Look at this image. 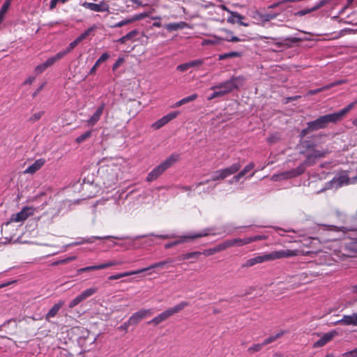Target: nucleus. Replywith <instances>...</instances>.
Returning a JSON list of instances; mask_svg holds the SVG:
<instances>
[{
	"instance_id": "1",
	"label": "nucleus",
	"mask_w": 357,
	"mask_h": 357,
	"mask_svg": "<svg viewBox=\"0 0 357 357\" xmlns=\"http://www.w3.org/2000/svg\"><path fill=\"white\" fill-rule=\"evenodd\" d=\"M328 153V151H327L314 150L311 154L307 156V159L303 164L301 165L296 169L282 173V177L285 178H292L303 174L306 165H312L316 159L324 157Z\"/></svg>"
},
{
	"instance_id": "2",
	"label": "nucleus",
	"mask_w": 357,
	"mask_h": 357,
	"mask_svg": "<svg viewBox=\"0 0 357 357\" xmlns=\"http://www.w3.org/2000/svg\"><path fill=\"white\" fill-rule=\"evenodd\" d=\"M179 160L178 154H172L169 156L166 160L162 162L160 165L153 168L147 175L146 181L151 182L156 180L160 175H162L167 169L171 167L173 165L177 162Z\"/></svg>"
},
{
	"instance_id": "3",
	"label": "nucleus",
	"mask_w": 357,
	"mask_h": 357,
	"mask_svg": "<svg viewBox=\"0 0 357 357\" xmlns=\"http://www.w3.org/2000/svg\"><path fill=\"white\" fill-rule=\"evenodd\" d=\"M244 84V78L243 77H233L229 80L213 86L211 90L218 89L222 93V96L231 92L234 89H238Z\"/></svg>"
},
{
	"instance_id": "4",
	"label": "nucleus",
	"mask_w": 357,
	"mask_h": 357,
	"mask_svg": "<svg viewBox=\"0 0 357 357\" xmlns=\"http://www.w3.org/2000/svg\"><path fill=\"white\" fill-rule=\"evenodd\" d=\"M123 174V169L117 164H112L106 171L104 176V184L107 188H110L115 185L117 181L122 178Z\"/></svg>"
},
{
	"instance_id": "5",
	"label": "nucleus",
	"mask_w": 357,
	"mask_h": 357,
	"mask_svg": "<svg viewBox=\"0 0 357 357\" xmlns=\"http://www.w3.org/2000/svg\"><path fill=\"white\" fill-rule=\"evenodd\" d=\"M188 305V303L186 302H181L174 307H169L162 312V313L159 314L156 317H155L151 321V324H153L154 325H158L159 324L162 323V321L167 320L170 317L174 315L176 313H178L182 310H183L186 306Z\"/></svg>"
},
{
	"instance_id": "6",
	"label": "nucleus",
	"mask_w": 357,
	"mask_h": 357,
	"mask_svg": "<svg viewBox=\"0 0 357 357\" xmlns=\"http://www.w3.org/2000/svg\"><path fill=\"white\" fill-rule=\"evenodd\" d=\"M223 31H225V33H227V36L225 38H221L217 36L213 35V36H211L210 39L203 40L202 45H215L220 44V42L223 40H227L228 42L243 41V40H242L236 36H232V32L229 30L224 29Z\"/></svg>"
},
{
	"instance_id": "7",
	"label": "nucleus",
	"mask_w": 357,
	"mask_h": 357,
	"mask_svg": "<svg viewBox=\"0 0 357 357\" xmlns=\"http://www.w3.org/2000/svg\"><path fill=\"white\" fill-rule=\"evenodd\" d=\"M166 264H167L166 261L158 262V263H155V264H153L151 265L149 267L144 268H142V269H138V270H136V271H128V272H124V273H118L116 275H111V276L109 277L108 279L110 280H119V279H120L121 278H123V277H127V276H130V275H132L139 274L141 273L145 272V271L151 270L152 268H162Z\"/></svg>"
},
{
	"instance_id": "8",
	"label": "nucleus",
	"mask_w": 357,
	"mask_h": 357,
	"mask_svg": "<svg viewBox=\"0 0 357 357\" xmlns=\"http://www.w3.org/2000/svg\"><path fill=\"white\" fill-rule=\"evenodd\" d=\"M357 104V100L349 104L346 107L338 112L325 115L327 124L336 123L340 121Z\"/></svg>"
},
{
	"instance_id": "9",
	"label": "nucleus",
	"mask_w": 357,
	"mask_h": 357,
	"mask_svg": "<svg viewBox=\"0 0 357 357\" xmlns=\"http://www.w3.org/2000/svg\"><path fill=\"white\" fill-rule=\"evenodd\" d=\"M35 212V208L32 206H25L19 213L13 214L10 218L9 222H24Z\"/></svg>"
},
{
	"instance_id": "10",
	"label": "nucleus",
	"mask_w": 357,
	"mask_h": 357,
	"mask_svg": "<svg viewBox=\"0 0 357 357\" xmlns=\"http://www.w3.org/2000/svg\"><path fill=\"white\" fill-rule=\"evenodd\" d=\"M152 312L150 309H142L134 313L125 324L127 326H134L137 324L142 319L150 317Z\"/></svg>"
},
{
	"instance_id": "11",
	"label": "nucleus",
	"mask_w": 357,
	"mask_h": 357,
	"mask_svg": "<svg viewBox=\"0 0 357 357\" xmlns=\"http://www.w3.org/2000/svg\"><path fill=\"white\" fill-rule=\"evenodd\" d=\"M299 251L297 250H281L270 252L271 261L280 259L282 258H289L297 256Z\"/></svg>"
},
{
	"instance_id": "12",
	"label": "nucleus",
	"mask_w": 357,
	"mask_h": 357,
	"mask_svg": "<svg viewBox=\"0 0 357 357\" xmlns=\"http://www.w3.org/2000/svg\"><path fill=\"white\" fill-rule=\"evenodd\" d=\"M82 6L85 8L96 12H108L109 10V6L105 1H101L98 3L85 1L82 3Z\"/></svg>"
},
{
	"instance_id": "13",
	"label": "nucleus",
	"mask_w": 357,
	"mask_h": 357,
	"mask_svg": "<svg viewBox=\"0 0 357 357\" xmlns=\"http://www.w3.org/2000/svg\"><path fill=\"white\" fill-rule=\"evenodd\" d=\"M178 114V112H170L162 116L151 125V128L154 130H158L167 124L169 121L174 119Z\"/></svg>"
},
{
	"instance_id": "14",
	"label": "nucleus",
	"mask_w": 357,
	"mask_h": 357,
	"mask_svg": "<svg viewBox=\"0 0 357 357\" xmlns=\"http://www.w3.org/2000/svg\"><path fill=\"white\" fill-rule=\"evenodd\" d=\"M337 335V332L335 330L331 331L327 333L324 334L321 337L314 343V348L321 347L331 341L335 336Z\"/></svg>"
},
{
	"instance_id": "15",
	"label": "nucleus",
	"mask_w": 357,
	"mask_h": 357,
	"mask_svg": "<svg viewBox=\"0 0 357 357\" xmlns=\"http://www.w3.org/2000/svg\"><path fill=\"white\" fill-rule=\"evenodd\" d=\"M119 264H120V262H118L116 261H111L107 262L105 264H102L96 265V266H86L84 268H79L77 270V273H81L91 271L104 269V268H108V267H110L112 266L119 265Z\"/></svg>"
},
{
	"instance_id": "16",
	"label": "nucleus",
	"mask_w": 357,
	"mask_h": 357,
	"mask_svg": "<svg viewBox=\"0 0 357 357\" xmlns=\"http://www.w3.org/2000/svg\"><path fill=\"white\" fill-rule=\"evenodd\" d=\"M308 129L310 130H317L327 126L326 120L324 116H322L315 121H310L307 123Z\"/></svg>"
},
{
	"instance_id": "17",
	"label": "nucleus",
	"mask_w": 357,
	"mask_h": 357,
	"mask_svg": "<svg viewBox=\"0 0 357 357\" xmlns=\"http://www.w3.org/2000/svg\"><path fill=\"white\" fill-rule=\"evenodd\" d=\"M45 162L46 160L44 158H40L36 160L32 165H31L24 171V174H35L45 165Z\"/></svg>"
},
{
	"instance_id": "18",
	"label": "nucleus",
	"mask_w": 357,
	"mask_h": 357,
	"mask_svg": "<svg viewBox=\"0 0 357 357\" xmlns=\"http://www.w3.org/2000/svg\"><path fill=\"white\" fill-rule=\"evenodd\" d=\"M105 109V105H100L93 114V115L87 120V124L90 126H95L100 119Z\"/></svg>"
},
{
	"instance_id": "19",
	"label": "nucleus",
	"mask_w": 357,
	"mask_h": 357,
	"mask_svg": "<svg viewBox=\"0 0 357 357\" xmlns=\"http://www.w3.org/2000/svg\"><path fill=\"white\" fill-rule=\"evenodd\" d=\"M337 324L357 326V313H354L351 315H344L341 320L337 321Z\"/></svg>"
},
{
	"instance_id": "20",
	"label": "nucleus",
	"mask_w": 357,
	"mask_h": 357,
	"mask_svg": "<svg viewBox=\"0 0 357 357\" xmlns=\"http://www.w3.org/2000/svg\"><path fill=\"white\" fill-rule=\"evenodd\" d=\"M206 235H207L206 233H197V234H195L193 235L181 236L178 241H176V242H174L173 243H171V244H167L165 245V248H170L172 245H177L178 243H183V242L186 241L188 239H195V238H200V237H202V236H205Z\"/></svg>"
},
{
	"instance_id": "21",
	"label": "nucleus",
	"mask_w": 357,
	"mask_h": 357,
	"mask_svg": "<svg viewBox=\"0 0 357 357\" xmlns=\"http://www.w3.org/2000/svg\"><path fill=\"white\" fill-rule=\"evenodd\" d=\"M357 181V176L356 178H355L354 181L351 182L350 178H349L348 175L347 174H342L339 175L337 177L333 179V183H336L337 186H342L343 185H348L351 183H355Z\"/></svg>"
},
{
	"instance_id": "22",
	"label": "nucleus",
	"mask_w": 357,
	"mask_h": 357,
	"mask_svg": "<svg viewBox=\"0 0 357 357\" xmlns=\"http://www.w3.org/2000/svg\"><path fill=\"white\" fill-rule=\"evenodd\" d=\"M63 305L64 301H59L57 303L54 304L47 313L45 316V319L47 321H50L51 318L54 317Z\"/></svg>"
},
{
	"instance_id": "23",
	"label": "nucleus",
	"mask_w": 357,
	"mask_h": 357,
	"mask_svg": "<svg viewBox=\"0 0 357 357\" xmlns=\"http://www.w3.org/2000/svg\"><path fill=\"white\" fill-rule=\"evenodd\" d=\"M241 167V165L240 163H234L228 167L221 169L224 174L225 178L236 173L240 169Z\"/></svg>"
},
{
	"instance_id": "24",
	"label": "nucleus",
	"mask_w": 357,
	"mask_h": 357,
	"mask_svg": "<svg viewBox=\"0 0 357 357\" xmlns=\"http://www.w3.org/2000/svg\"><path fill=\"white\" fill-rule=\"evenodd\" d=\"M255 167V164L250 162L248 165H246L242 171H241L238 174L234 176V179L236 181H238L242 177L245 176L248 173L252 171Z\"/></svg>"
},
{
	"instance_id": "25",
	"label": "nucleus",
	"mask_w": 357,
	"mask_h": 357,
	"mask_svg": "<svg viewBox=\"0 0 357 357\" xmlns=\"http://www.w3.org/2000/svg\"><path fill=\"white\" fill-rule=\"evenodd\" d=\"M109 57V55L107 53H104L101 55V56L96 61L93 66L91 68L90 70L91 74H93L96 72L97 68L98 66L105 61Z\"/></svg>"
},
{
	"instance_id": "26",
	"label": "nucleus",
	"mask_w": 357,
	"mask_h": 357,
	"mask_svg": "<svg viewBox=\"0 0 357 357\" xmlns=\"http://www.w3.org/2000/svg\"><path fill=\"white\" fill-rule=\"evenodd\" d=\"M187 26L186 23L184 22H181L178 23H169L165 25V28L169 31H176L178 29H181L185 28Z\"/></svg>"
},
{
	"instance_id": "27",
	"label": "nucleus",
	"mask_w": 357,
	"mask_h": 357,
	"mask_svg": "<svg viewBox=\"0 0 357 357\" xmlns=\"http://www.w3.org/2000/svg\"><path fill=\"white\" fill-rule=\"evenodd\" d=\"M63 57H64V53H61V52H59L57 54H56L54 56L47 59L45 63L46 66L49 68L52 66L55 62L61 59Z\"/></svg>"
},
{
	"instance_id": "28",
	"label": "nucleus",
	"mask_w": 357,
	"mask_h": 357,
	"mask_svg": "<svg viewBox=\"0 0 357 357\" xmlns=\"http://www.w3.org/2000/svg\"><path fill=\"white\" fill-rule=\"evenodd\" d=\"M257 264H261L260 255L248 259L243 264L244 267H250Z\"/></svg>"
},
{
	"instance_id": "29",
	"label": "nucleus",
	"mask_w": 357,
	"mask_h": 357,
	"mask_svg": "<svg viewBox=\"0 0 357 357\" xmlns=\"http://www.w3.org/2000/svg\"><path fill=\"white\" fill-rule=\"evenodd\" d=\"M98 289L96 287H91L89 289H86V290L83 291L80 296H82V299L84 301L87 298L93 296L94 294L97 292Z\"/></svg>"
},
{
	"instance_id": "30",
	"label": "nucleus",
	"mask_w": 357,
	"mask_h": 357,
	"mask_svg": "<svg viewBox=\"0 0 357 357\" xmlns=\"http://www.w3.org/2000/svg\"><path fill=\"white\" fill-rule=\"evenodd\" d=\"M137 34V31L136 30L132 31L127 33L126 36L119 38L117 42L123 44L126 43L128 40H131L133 37H135Z\"/></svg>"
},
{
	"instance_id": "31",
	"label": "nucleus",
	"mask_w": 357,
	"mask_h": 357,
	"mask_svg": "<svg viewBox=\"0 0 357 357\" xmlns=\"http://www.w3.org/2000/svg\"><path fill=\"white\" fill-rule=\"evenodd\" d=\"M231 16L227 18V22L230 24H234L236 22V20H243L244 17L238 13L230 12Z\"/></svg>"
},
{
	"instance_id": "32",
	"label": "nucleus",
	"mask_w": 357,
	"mask_h": 357,
	"mask_svg": "<svg viewBox=\"0 0 357 357\" xmlns=\"http://www.w3.org/2000/svg\"><path fill=\"white\" fill-rule=\"evenodd\" d=\"M241 56V53L238 52H231L229 53H225L223 54L219 55V60H224L228 58L232 57H240Z\"/></svg>"
},
{
	"instance_id": "33",
	"label": "nucleus",
	"mask_w": 357,
	"mask_h": 357,
	"mask_svg": "<svg viewBox=\"0 0 357 357\" xmlns=\"http://www.w3.org/2000/svg\"><path fill=\"white\" fill-rule=\"evenodd\" d=\"M138 20H140V17H132V18H130V19L123 20L116 23V24L113 25L112 27H114V28L121 27L123 26H125L126 24L132 23Z\"/></svg>"
},
{
	"instance_id": "34",
	"label": "nucleus",
	"mask_w": 357,
	"mask_h": 357,
	"mask_svg": "<svg viewBox=\"0 0 357 357\" xmlns=\"http://www.w3.org/2000/svg\"><path fill=\"white\" fill-rule=\"evenodd\" d=\"M224 179H225V176H224L222 169H218L213 173L211 181H222Z\"/></svg>"
},
{
	"instance_id": "35",
	"label": "nucleus",
	"mask_w": 357,
	"mask_h": 357,
	"mask_svg": "<svg viewBox=\"0 0 357 357\" xmlns=\"http://www.w3.org/2000/svg\"><path fill=\"white\" fill-rule=\"evenodd\" d=\"M111 236H105V237H100V236H92L91 238L83 239L81 242H79L77 243H75V245L78 244H82V243H92L94 242L96 239H106L109 238Z\"/></svg>"
},
{
	"instance_id": "36",
	"label": "nucleus",
	"mask_w": 357,
	"mask_h": 357,
	"mask_svg": "<svg viewBox=\"0 0 357 357\" xmlns=\"http://www.w3.org/2000/svg\"><path fill=\"white\" fill-rule=\"evenodd\" d=\"M263 347H264V345L262 343L255 344L248 349V352L249 354H252L254 353L261 351Z\"/></svg>"
},
{
	"instance_id": "37",
	"label": "nucleus",
	"mask_w": 357,
	"mask_h": 357,
	"mask_svg": "<svg viewBox=\"0 0 357 357\" xmlns=\"http://www.w3.org/2000/svg\"><path fill=\"white\" fill-rule=\"evenodd\" d=\"M79 43V42L76 38L75 40H73L69 44L68 47L65 50L61 51V52L64 53L65 56L67 54L70 52Z\"/></svg>"
},
{
	"instance_id": "38",
	"label": "nucleus",
	"mask_w": 357,
	"mask_h": 357,
	"mask_svg": "<svg viewBox=\"0 0 357 357\" xmlns=\"http://www.w3.org/2000/svg\"><path fill=\"white\" fill-rule=\"evenodd\" d=\"M282 333H278L277 335H275L274 336H271L268 338H266L261 343L263 344V345L264 347L268 344L272 343L273 342L275 341L278 338H280L282 336Z\"/></svg>"
},
{
	"instance_id": "39",
	"label": "nucleus",
	"mask_w": 357,
	"mask_h": 357,
	"mask_svg": "<svg viewBox=\"0 0 357 357\" xmlns=\"http://www.w3.org/2000/svg\"><path fill=\"white\" fill-rule=\"evenodd\" d=\"M234 245H238V246H242L244 245L249 244V240L248 238H234Z\"/></svg>"
},
{
	"instance_id": "40",
	"label": "nucleus",
	"mask_w": 357,
	"mask_h": 357,
	"mask_svg": "<svg viewBox=\"0 0 357 357\" xmlns=\"http://www.w3.org/2000/svg\"><path fill=\"white\" fill-rule=\"evenodd\" d=\"M84 300L82 299V296H80V294H79L78 296H77L74 299H73L70 302L69 307L70 308H73L74 307L77 305L79 303H81Z\"/></svg>"
},
{
	"instance_id": "41",
	"label": "nucleus",
	"mask_w": 357,
	"mask_h": 357,
	"mask_svg": "<svg viewBox=\"0 0 357 357\" xmlns=\"http://www.w3.org/2000/svg\"><path fill=\"white\" fill-rule=\"evenodd\" d=\"M248 238L249 240V243H250L254 241L265 240L267 238V236L265 235H256L252 237H248Z\"/></svg>"
},
{
	"instance_id": "42",
	"label": "nucleus",
	"mask_w": 357,
	"mask_h": 357,
	"mask_svg": "<svg viewBox=\"0 0 357 357\" xmlns=\"http://www.w3.org/2000/svg\"><path fill=\"white\" fill-rule=\"evenodd\" d=\"M91 132L90 131H88V132L84 133L83 135L79 136L76 139V141L78 143H81V142H84L85 139L89 138L91 137Z\"/></svg>"
},
{
	"instance_id": "43",
	"label": "nucleus",
	"mask_w": 357,
	"mask_h": 357,
	"mask_svg": "<svg viewBox=\"0 0 357 357\" xmlns=\"http://www.w3.org/2000/svg\"><path fill=\"white\" fill-rule=\"evenodd\" d=\"M68 1L69 0H52L50 1V9L53 10L56 8V6L58 3L63 4Z\"/></svg>"
},
{
	"instance_id": "44",
	"label": "nucleus",
	"mask_w": 357,
	"mask_h": 357,
	"mask_svg": "<svg viewBox=\"0 0 357 357\" xmlns=\"http://www.w3.org/2000/svg\"><path fill=\"white\" fill-rule=\"evenodd\" d=\"M47 68V67L46 66L45 63H41V64L37 66L35 68L34 71L37 75H39V74H41L42 73H43Z\"/></svg>"
},
{
	"instance_id": "45",
	"label": "nucleus",
	"mask_w": 357,
	"mask_h": 357,
	"mask_svg": "<svg viewBox=\"0 0 357 357\" xmlns=\"http://www.w3.org/2000/svg\"><path fill=\"white\" fill-rule=\"evenodd\" d=\"M188 66L190 67V68H195V67H199L201 65H202L203 61L201 59H197V60H194V61L188 62Z\"/></svg>"
},
{
	"instance_id": "46",
	"label": "nucleus",
	"mask_w": 357,
	"mask_h": 357,
	"mask_svg": "<svg viewBox=\"0 0 357 357\" xmlns=\"http://www.w3.org/2000/svg\"><path fill=\"white\" fill-rule=\"evenodd\" d=\"M189 69H190V67L188 66V63L180 64L178 66H177V67H176V70L180 73L185 72Z\"/></svg>"
},
{
	"instance_id": "47",
	"label": "nucleus",
	"mask_w": 357,
	"mask_h": 357,
	"mask_svg": "<svg viewBox=\"0 0 357 357\" xmlns=\"http://www.w3.org/2000/svg\"><path fill=\"white\" fill-rule=\"evenodd\" d=\"M213 93L208 97V100H211L215 98L222 96V93L221 92H220V91H218V89L213 90Z\"/></svg>"
},
{
	"instance_id": "48",
	"label": "nucleus",
	"mask_w": 357,
	"mask_h": 357,
	"mask_svg": "<svg viewBox=\"0 0 357 357\" xmlns=\"http://www.w3.org/2000/svg\"><path fill=\"white\" fill-rule=\"evenodd\" d=\"M124 61V59L123 58H119L117 59V61L114 63L113 66H112V70H116V69H118L121 65L123 63Z\"/></svg>"
},
{
	"instance_id": "49",
	"label": "nucleus",
	"mask_w": 357,
	"mask_h": 357,
	"mask_svg": "<svg viewBox=\"0 0 357 357\" xmlns=\"http://www.w3.org/2000/svg\"><path fill=\"white\" fill-rule=\"evenodd\" d=\"M197 98V94L196 93H194L192 95H190L189 96H187L185 98H183L184 99V101H185V103H188V102H192V101H194L195 100H196Z\"/></svg>"
},
{
	"instance_id": "50",
	"label": "nucleus",
	"mask_w": 357,
	"mask_h": 357,
	"mask_svg": "<svg viewBox=\"0 0 357 357\" xmlns=\"http://www.w3.org/2000/svg\"><path fill=\"white\" fill-rule=\"evenodd\" d=\"M261 263L271 261L270 253L263 254L260 255Z\"/></svg>"
},
{
	"instance_id": "51",
	"label": "nucleus",
	"mask_w": 357,
	"mask_h": 357,
	"mask_svg": "<svg viewBox=\"0 0 357 357\" xmlns=\"http://www.w3.org/2000/svg\"><path fill=\"white\" fill-rule=\"evenodd\" d=\"M343 356L344 357H356L357 356V348L352 351L344 353L343 354Z\"/></svg>"
},
{
	"instance_id": "52",
	"label": "nucleus",
	"mask_w": 357,
	"mask_h": 357,
	"mask_svg": "<svg viewBox=\"0 0 357 357\" xmlns=\"http://www.w3.org/2000/svg\"><path fill=\"white\" fill-rule=\"evenodd\" d=\"M344 82H345L344 80H339V81L331 83V84L325 86V88H327L328 89H331V88H332L333 86H337L339 84H343Z\"/></svg>"
},
{
	"instance_id": "53",
	"label": "nucleus",
	"mask_w": 357,
	"mask_h": 357,
	"mask_svg": "<svg viewBox=\"0 0 357 357\" xmlns=\"http://www.w3.org/2000/svg\"><path fill=\"white\" fill-rule=\"evenodd\" d=\"M43 114V112H39L38 113L33 114L32 116L31 117V120L33 121H36L39 120Z\"/></svg>"
},
{
	"instance_id": "54",
	"label": "nucleus",
	"mask_w": 357,
	"mask_h": 357,
	"mask_svg": "<svg viewBox=\"0 0 357 357\" xmlns=\"http://www.w3.org/2000/svg\"><path fill=\"white\" fill-rule=\"evenodd\" d=\"M218 252V250H216V247H214L213 248H210L206 250L204 253L205 255H212L215 253Z\"/></svg>"
},
{
	"instance_id": "55",
	"label": "nucleus",
	"mask_w": 357,
	"mask_h": 357,
	"mask_svg": "<svg viewBox=\"0 0 357 357\" xmlns=\"http://www.w3.org/2000/svg\"><path fill=\"white\" fill-rule=\"evenodd\" d=\"M328 89L327 88H325V86L321 87V88H319V89H315V90H311L309 91V94L310 95H313V94H315V93H319V92H321L323 91H325V90H327Z\"/></svg>"
},
{
	"instance_id": "56",
	"label": "nucleus",
	"mask_w": 357,
	"mask_h": 357,
	"mask_svg": "<svg viewBox=\"0 0 357 357\" xmlns=\"http://www.w3.org/2000/svg\"><path fill=\"white\" fill-rule=\"evenodd\" d=\"M35 77L33 76L29 77L24 82V84H31L35 81Z\"/></svg>"
},
{
	"instance_id": "57",
	"label": "nucleus",
	"mask_w": 357,
	"mask_h": 357,
	"mask_svg": "<svg viewBox=\"0 0 357 357\" xmlns=\"http://www.w3.org/2000/svg\"><path fill=\"white\" fill-rule=\"evenodd\" d=\"M223 243H224L226 248L234 246V241H233V239L227 240V241H225Z\"/></svg>"
},
{
	"instance_id": "58",
	"label": "nucleus",
	"mask_w": 357,
	"mask_h": 357,
	"mask_svg": "<svg viewBox=\"0 0 357 357\" xmlns=\"http://www.w3.org/2000/svg\"><path fill=\"white\" fill-rule=\"evenodd\" d=\"M199 255V253L197 252H190V253L186 254L184 257V259H190L191 257L198 256Z\"/></svg>"
},
{
	"instance_id": "59",
	"label": "nucleus",
	"mask_w": 357,
	"mask_h": 357,
	"mask_svg": "<svg viewBox=\"0 0 357 357\" xmlns=\"http://www.w3.org/2000/svg\"><path fill=\"white\" fill-rule=\"evenodd\" d=\"M88 33H86L85 31L82 33L79 37L77 38V40L80 43L83 40H84L88 36Z\"/></svg>"
},
{
	"instance_id": "60",
	"label": "nucleus",
	"mask_w": 357,
	"mask_h": 357,
	"mask_svg": "<svg viewBox=\"0 0 357 357\" xmlns=\"http://www.w3.org/2000/svg\"><path fill=\"white\" fill-rule=\"evenodd\" d=\"M215 247H216V250H218V252H220V251H222V250H225L227 249L224 243H220L218 245H216Z\"/></svg>"
},
{
	"instance_id": "61",
	"label": "nucleus",
	"mask_w": 357,
	"mask_h": 357,
	"mask_svg": "<svg viewBox=\"0 0 357 357\" xmlns=\"http://www.w3.org/2000/svg\"><path fill=\"white\" fill-rule=\"evenodd\" d=\"M312 130H310V129H308V127L306 128V129H303L301 130V135L302 137H303L304 136H305L309 132H311Z\"/></svg>"
},
{
	"instance_id": "62",
	"label": "nucleus",
	"mask_w": 357,
	"mask_h": 357,
	"mask_svg": "<svg viewBox=\"0 0 357 357\" xmlns=\"http://www.w3.org/2000/svg\"><path fill=\"white\" fill-rule=\"evenodd\" d=\"M275 17V15H266L264 16H263V18H264V21H268L271 19H273Z\"/></svg>"
},
{
	"instance_id": "63",
	"label": "nucleus",
	"mask_w": 357,
	"mask_h": 357,
	"mask_svg": "<svg viewBox=\"0 0 357 357\" xmlns=\"http://www.w3.org/2000/svg\"><path fill=\"white\" fill-rule=\"evenodd\" d=\"M184 104H185V101H184V99L182 98L181 100H180L179 101H178V102H176L175 103V107H180V106H181V105H183Z\"/></svg>"
},
{
	"instance_id": "64",
	"label": "nucleus",
	"mask_w": 357,
	"mask_h": 357,
	"mask_svg": "<svg viewBox=\"0 0 357 357\" xmlns=\"http://www.w3.org/2000/svg\"><path fill=\"white\" fill-rule=\"evenodd\" d=\"M240 25L244 26H248L249 24L245 23L242 21V20H237L236 21Z\"/></svg>"
}]
</instances>
